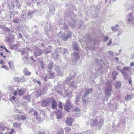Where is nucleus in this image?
I'll return each mask as SVG.
<instances>
[{
  "mask_svg": "<svg viewBox=\"0 0 134 134\" xmlns=\"http://www.w3.org/2000/svg\"><path fill=\"white\" fill-rule=\"evenodd\" d=\"M63 52L64 54H68V51L65 48H64L63 49Z\"/></svg>",
  "mask_w": 134,
  "mask_h": 134,
  "instance_id": "nucleus-43",
  "label": "nucleus"
},
{
  "mask_svg": "<svg viewBox=\"0 0 134 134\" xmlns=\"http://www.w3.org/2000/svg\"><path fill=\"white\" fill-rule=\"evenodd\" d=\"M26 10H23L22 12L21 15H25L26 14Z\"/></svg>",
  "mask_w": 134,
  "mask_h": 134,
  "instance_id": "nucleus-48",
  "label": "nucleus"
},
{
  "mask_svg": "<svg viewBox=\"0 0 134 134\" xmlns=\"http://www.w3.org/2000/svg\"><path fill=\"white\" fill-rule=\"evenodd\" d=\"M66 23L65 22V23L64 22V26H65L64 27V28L65 29H67L68 28V25H67V24H66Z\"/></svg>",
  "mask_w": 134,
  "mask_h": 134,
  "instance_id": "nucleus-52",
  "label": "nucleus"
},
{
  "mask_svg": "<svg viewBox=\"0 0 134 134\" xmlns=\"http://www.w3.org/2000/svg\"><path fill=\"white\" fill-rule=\"evenodd\" d=\"M19 120H22L24 121L26 119V118L23 115H20Z\"/></svg>",
  "mask_w": 134,
  "mask_h": 134,
  "instance_id": "nucleus-30",
  "label": "nucleus"
},
{
  "mask_svg": "<svg viewBox=\"0 0 134 134\" xmlns=\"http://www.w3.org/2000/svg\"><path fill=\"white\" fill-rule=\"evenodd\" d=\"M112 43V39H110V40L109 42L107 43V45L108 46H110L111 44Z\"/></svg>",
  "mask_w": 134,
  "mask_h": 134,
  "instance_id": "nucleus-45",
  "label": "nucleus"
},
{
  "mask_svg": "<svg viewBox=\"0 0 134 134\" xmlns=\"http://www.w3.org/2000/svg\"><path fill=\"white\" fill-rule=\"evenodd\" d=\"M93 89L92 88H89L86 89L84 93V97H86L87 95L91 93Z\"/></svg>",
  "mask_w": 134,
  "mask_h": 134,
  "instance_id": "nucleus-15",
  "label": "nucleus"
},
{
  "mask_svg": "<svg viewBox=\"0 0 134 134\" xmlns=\"http://www.w3.org/2000/svg\"><path fill=\"white\" fill-rule=\"evenodd\" d=\"M24 74L26 76H29L31 74V72L29 71L26 68H25L23 70Z\"/></svg>",
  "mask_w": 134,
  "mask_h": 134,
  "instance_id": "nucleus-18",
  "label": "nucleus"
},
{
  "mask_svg": "<svg viewBox=\"0 0 134 134\" xmlns=\"http://www.w3.org/2000/svg\"><path fill=\"white\" fill-rule=\"evenodd\" d=\"M126 71H123L121 73L124 77V79L126 80H127L129 77V75L126 72Z\"/></svg>",
  "mask_w": 134,
  "mask_h": 134,
  "instance_id": "nucleus-16",
  "label": "nucleus"
},
{
  "mask_svg": "<svg viewBox=\"0 0 134 134\" xmlns=\"http://www.w3.org/2000/svg\"><path fill=\"white\" fill-rule=\"evenodd\" d=\"M62 103L61 102H59V104H58V107L60 109H62Z\"/></svg>",
  "mask_w": 134,
  "mask_h": 134,
  "instance_id": "nucleus-47",
  "label": "nucleus"
},
{
  "mask_svg": "<svg viewBox=\"0 0 134 134\" xmlns=\"http://www.w3.org/2000/svg\"><path fill=\"white\" fill-rule=\"evenodd\" d=\"M2 68H4L6 70H8V68L5 65H3L2 66Z\"/></svg>",
  "mask_w": 134,
  "mask_h": 134,
  "instance_id": "nucleus-58",
  "label": "nucleus"
},
{
  "mask_svg": "<svg viewBox=\"0 0 134 134\" xmlns=\"http://www.w3.org/2000/svg\"><path fill=\"white\" fill-rule=\"evenodd\" d=\"M26 16L27 15L26 14H25L22 15H21V18L23 21H25L26 20Z\"/></svg>",
  "mask_w": 134,
  "mask_h": 134,
  "instance_id": "nucleus-40",
  "label": "nucleus"
},
{
  "mask_svg": "<svg viewBox=\"0 0 134 134\" xmlns=\"http://www.w3.org/2000/svg\"><path fill=\"white\" fill-rule=\"evenodd\" d=\"M109 54L112 57L114 56L113 53V52L111 51H109L108 52Z\"/></svg>",
  "mask_w": 134,
  "mask_h": 134,
  "instance_id": "nucleus-46",
  "label": "nucleus"
},
{
  "mask_svg": "<svg viewBox=\"0 0 134 134\" xmlns=\"http://www.w3.org/2000/svg\"><path fill=\"white\" fill-rule=\"evenodd\" d=\"M14 126L16 127L19 128L21 125V124L20 123L17 122L14 123H13Z\"/></svg>",
  "mask_w": 134,
  "mask_h": 134,
  "instance_id": "nucleus-27",
  "label": "nucleus"
},
{
  "mask_svg": "<svg viewBox=\"0 0 134 134\" xmlns=\"http://www.w3.org/2000/svg\"><path fill=\"white\" fill-rule=\"evenodd\" d=\"M80 100V98L79 96H77L76 97V103L77 104H78L79 103L78 102H79Z\"/></svg>",
  "mask_w": 134,
  "mask_h": 134,
  "instance_id": "nucleus-36",
  "label": "nucleus"
},
{
  "mask_svg": "<svg viewBox=\"0 0 134 134\" xmlns=\"http://www.w3.org/2000/svg\"><path fill=\"white\" fill-rule=\"evenodd\" d=\"M34 13L33 11H29L27 13V17L29 18H31L33 15Z\"/></svg>",
  "mask_w": 134,
  "mask_h": 134,
  "instance_id": "nucleus-25",
  "label": "nucleus"
},
{
  "mask_svg": "<svg viewBox=\"0 0 134 134\" xmlns=\"http://www.w3.org/2000/svg\"><path fill=\"white\" fill-rule=\"evenodd\" d=\"M5 128V127H2L1 126H0V130H4Z\"/></svg>",
  "mask_w": 134,
  "mask_h": 134,
  "instance_id": "nucleus-60",
  "label": "nucleus"
},
{
  "mask_svg": "<svg viewBox=\"0 0 134 134\" xmlns=\"http://www.w3.org/2000/svg\"><path fill=\"white\" fill-rule=\"evenodd\" d=\"M13 117L14 118L15 120H19V119L20 115H13Z\"/></svg>",
  "mask_w": 134,
  "mask_h": 134,
  "instance_id": "nucleus-31",
  "label": "nucleus"
},
{
  "mask_svg": "<svg viewBox=\"0 0 134 134\" xmlns=\"http://www.w3.org/2000/svg\"><path fill=\"white\" fill-rule=\"evenodd\" d=\"M86 97H84V96H82V99L83 100V102L86 103L87 102V99H85V98Z\"/></svg>",
  "mask_w": 134,
  "mask_h": 134,
  "instance_id": "nucleus-37",
  "label": "nucleus"
},
{
  "mask_svg": "<svg viewBox=\"0 0 134 134\" xmlns=\"http://www.w3.org/2000/svg\"><path fill=\"white\" fill-rule=\"evenodd\" d=\"M50 100L49 99L43 100L41 102V105L43 107L48 106L49 104Z\"/></svg>",
  "mask_w": 134,
  "mask_h": 134,
  "instance_id": "nucleus-11",
  "label": "nucleus"
},
{
  "mask_svg": "<svg viewBox=\"0 0 134 134\" xmlns=\"http://www.w3.org/2000/svg\"><path fill=\"white\" fill-rule=\"evenodd\" d=\"M65 130L68 132H69L71 130V129L69 127H66L65 128Z\"/></svg>",
  "mask_w": 134,
  "mask_h": 134,
  "instance_id": "nucleus-42",
  "label": "nucleus"
},
{
  "mask_svg": "<svg viewBox=\"0 0 134 134\" xmlns=\"http://www.w3.org/2000/svg\"><path fill=\"white\" fill-rule=\"evenodd\" d=\"M51 52V51H50V50L47 51H46L44 52L45 53V54H47L48 53H50Z\"/></svg>",
  "mask_w": 134,
  "mask_h": 134,
  "instance_id": "nucleus-63",
  "label": "nucleus"
},
{
  "mask_svg": "<svg viewBox=\"0 0 134 134\" xmlns=\"http://www.w3.org/2000/svg\"><path fill=\"white\" fill-rule=\"evenodd\" d=\"M54 63L53 62H52L49 63L48 65V69H49L52 70L53 69V67Z\"/></svg>",
  "mask_w": 134,
  "mask_h": 134,
  "instance_id": "nucleus-26",
  "label": "nucleus"
},
{
  "mask_svg": "<svg viewBox=\"0 0 134 134\" xmlns=\"http://www.w3.org/2000/svg\"><path fill=\"white\" fill-rule=\"evenodd\" d=\"M13 22L15 23H18L19 20H13Z\"/></svg>",
  "mask_w": 134,
  "mask_h": 134,
  "instance_id": "nucleus-59",
  "label": "nucleus"
},
{
  "mask_svg": "<svg viewBox=\"0 0 134 134\" xmlns=\"http://www.w3.org/2000/svg\"><path fill=\"white\" fill-rule=\"evenodd\" d=\"M71 22L69 21H68V23L69 25L70 26L72 27H75L76 25V21L73 20V19L71 18Z\"/></svg>",
  "mask_w": 134,
  "mask_h": 134,
  "instance_id": "nucleus-13",
  "label": "nucleus"
},
{
  "mask_svg": "<svg viewBox=\"0 0 134 134\" xmlns=\"http://www.w3.org/2000/svg\"><path fill=\"white\" fill-rule=\"evenodd\" d=\"M73 47L74 50L77 51H79V49L78 47V44L76 42H74L73 43Z\"/></svg>",
  "mask_w": 134,
  "mask_h": 134,
  "instance_id": "nucleus-20",
  "label": "nucleus"
},
{
  "mask_svg": "<svg viewBox=\"0 0 134 134\" xmlns=\"http://www.w3.org/2000/svg\"><path fill=\"white\" fill-rule=\"evenodd\" d=\"M29 54L28 53H26L25 51H23L21 52V54L24 56L22 57L23 60L24 61L25 63H27L28 61V55Z\"/></svg>",
  "mask_w": 134,
  "mask_h": 134,
  "instance_id": "nucleus-9",
  "label": "nucleus"
},
{
  "mask_svg": "<svg viewBox=\"0 0 134 134\" xmlns=\"http://www.w3.org/2000/svg\"><path fill=\"white\" fill-rule=\"evenodd\" d=\"M32 81L35 83H36L40 85H41V82L40 81H38L36 79H34L32 80Z\"/></svg>",
  "mask_w": 134,
  "mask_h": 134,
  "instance_id": "nucleus-32",
  "label": "nucleus"
},
{
  "mask_svg": "<svg viewBox=\"0 0 134 134\" xmlns=\"http://www.w3.org/2000/svg\"><path fill=\"white\" fill-rule=\"evenodd\" d=\"M112 89L111 86L110 84H108L107 88L105 90V94L106 96L107 97L110 96L111 94V91Z\"/></svg>",
  "mask_w": 134,
  "mask_h": 134,
  "instance_id": "nucleus-2",
  "label": "nucleus"
},
{
  "mask_svg": "<svg viewBox=\"0 0 134 134\" xmlns=\"http://www.w3.org/2000/svg\"><path fill=\"white\" fill-rule=\"evenodd\" d=\"M96 62L97 63V66L98 67V66H99V67L98 68L99 69L100 68H101L100 67V63H99V60L98 59H97L96 60Z\"/></svg>",
  "mask_w": 134,
  "mask_h": 134,
  "instance_id": "nucleus-34",
  "label": "nucleus"
},
{
  "mask_svg": "<svg viewBox=\"0 0 134 134\" xmlns=\"http://www.w3.org/2000/svg\"><path fill=\"white\" fill-rule=\"evenodd\" d=\"M36 119L38 121H40L41 120V118L39 116H37L36 117Z\"/></svg>",
  "mask_w": 134,
  "mask_h": 134,
  "instance_id": "nucleus-51",
  "label": "nucleus"
},
{
  "mask_svg": "<svg viewBox=\"0 0 134 134\" xmlns=\"http://www.w3.org/2000/svg\"><path fill=\"white\" fill-rule=\"evenodd\" d=\"M10 131L8 133V134H13L14 132V130L13 129H10Z\"/></svg>",
  "mask_w": 134,
  "mask_h": 134,
  "instance_id": "nucleus-44",
  "label": "nucleus"
},
{
  "mask_svg": "<svg viewBox=\"0 0 134 134\" xmlns=\"http://www.w3.org/2000/svg\"><path fill=\"white\" fill-rule=\"evenodd\" d=\"M63 133L64 130L62 128H60L59 131L57 133V134H63Z\"/></svg>",
  "mask_w": 134,
  "mask_h": 134,
  "instance_id": "nucleus-33",
  "label": "nucleus"
},
{
  "mask_svg": "<svg viewBox=\"0 0 134 134\" xmlns=\"http://www.w3.org/2000/svg\"><path fill=\"white\" fill-rule=\"evenodd\" d=\"M109 39V37L107 36H105L103 39V41L105 42Z\"/></svg>",
  "mask_w": 134,
  "mask_h": 134,
  "instance_id": "nucleus-49",
  "label": "nucleus"
},
{
  "mask_svg": "<svg viewBox=\"0 0 134 134\" xmlns=\"http://www.w3.org/2000/svg\"><path fill=\"white\" fill-rule=\"evenodd\" d=\"M120 65L117 66L116 69L121 73L124 71H130L132 69L131 67L130 66L124 67L122 69H120Z\"/></svg>",
  "mask_w": 134,
  "mask_h": 134,
  "instance_id": "nucleus-5",
  "label": "nucleus"
},
{
  "mask_svg": "<svg viewBox=\"0 0 134 134\" xmlns=\"http://www.w3.org/2000/svg\"><path fill=\"white\" fill-rule=\"evenodd\" d=\"M127 19L126 22L127 23L130 24L132 23V21L134 19V18L133 16V14L132 12L127 14Z\"/></svg>",
  "mask_w": 134,
  "mask_h": 134,
  "instance_id": "nucleus-7",
  "label": "nucleus"
},
{
  "mask_svg": "<svg viewBox=\"0 0 134 134\" xmlns=\"http://www.w3.org/2000/svg\"><path fill=\"white\" fill-rule=\"evenodd\" d=\"M48 72H49V74H47L48 76V79H53L55 77L54 73L51 70H48Z\"/></svg>",
  "mask_w": 134,
  "mask_h": 134,
  "instance_id": "nucleus-14",
  "label": "nucleus"
},
{
  "mask_svg": "<svg viewBox=\"0 0 134 134\" xmlns=\"http://www.w3.org/2000/svg\"><path fill=\"white\" fill-rule=\"evenodd\" d=\"M48 78V76L47 75V74H46L45 76V77L44 79V80L46 81H47V79Z\"/></svg>",
  "mask_w": 134,
  "mask_h": 134,
  "instance_id": "nucleus-53",
  "label": "nucleus"
},
{
  "mask_svg": "<svg viewBox=\"0 0 134 134\" xmlns=\"http://www.w3.org/2000/svg\"><path fill=\"white\" fill-rule=\"evenodd\" d=\"M38 112L36 110L34 111V115L35 116H37L38 115Z\"/></svg>",
  "mask_w": 134,
  "mask_h": 134,
  "instance_id": "nucleus-50",
  "label": "nucleus"
},
{
  "mask_svg": "<svg viewBox=\"0 0 134 134\" xmlns=\"http://www.w3.org/2000/svg\"><path fill=\"white\" fill-rule=\"evenodd\" d=\"M112 74H114L116 76H117L118 75V74L117 72H116L115 71H113V72H112Z\"/></svg>",
  "mask_w": 134,
  "mask_h": 134,
  "instance_id": "nucleus-56",
  "label": "nucleus"
},
{
  "mask_svg": "<svg viewBox=\"0 0 134 134\" xmlns=\"http://www.w3.org/2000/svg\"><path fill=\"white\" fill-rule=\"evenodd\" d=\"M10 68L12 69H13V63L12 62H10L8 63Z\"/></svg>",
  "mask_w": 134,
  "mask_h": 134,
  "instance_id": "nucleus-39",
  "label": "nucleus"
},
{
  "mask_svg": "<svg viewBox=\"0 0 134 134\" xmlns=\"http://www.w3.org/2000/svg\"><path fill=\"white\" fill-rule=\"evenodd\" d=\"M79 24L80 25V27H81L82 25V22L81 20H80L79 22Z\"/></svg>",
  "mask_w": 134,
  "mask_h": 134,
  "instance_id": "nucleus-61",
  "label": "nucleus"
},
{
  "mask_svg": "<svg viewBox=\"0 0 134 134\" xmlns=\"http://www.w3.org/2000/svg\"><path fill=\"white\" fill-rule=\"evenodd\" d=\"M111 29L112 31L116 32L118 30V29L115 26H113L111 27Z\"/></svg>",
  "mask_w": 134,
  "mask_h": 134,
  "instance_id": "nucleus-35",
  "label": "nucleus"
},
{
  "mask_svg": "<svg viewBox=\"0 0 134 134\" xmlns=\"http://www.w3.org/2000/svg\"><path fill=\"white\" fill-rule=\"evenodd\" d=\"M73 122V119L70 118H68L65 121V124L68 126L71 125Z\"/></svg>",
  "mask_w": 134,
  "mask_h": 134,
  "instance_id": "nucleus-12",
  "label": "nucleus"
},
{
  "mask_svg": "<svg viewBox=\"0 0 134 134\" xmlns=\"http://www.w3.org/2000/svg\"><path fill=\"white\" fill-rule=\"evenodd\" d=\"M18 93L19 95L20 96L23 95L24 93L23 90V89H20L18 90Z\"/></svg>",
  "mask_w": 134,
  "mask_h": 134,
  "instance_id": "nucleus-28",
  "label": "nucleus"
},
{
  "mask_svg": "<svg viewBox=\"0 0 134 134\" xmlns=\"http://www.w3.org/2000/svg\"><path fill=\"white\" fill-rule=\"evenodd\" d=\"M55 113L58 119H61L62 118V111L60 110H57L56 111Z\"/></svg>",
  "mask_w": 134,
  "mask_h": 134,
  "instance_id": "nucleus-17",
  "label": "nucleus"
},
{
  "mask_svg": "<svg viewBox=\"0 0 134 134\" xmlns=\"http://www.w3.org/2000/svg\"><path fill=\"white\" fill-rule=\"evenodd\" d=\"M72 105V104L71 102L68 99L64 106V109L66 111H68L71 108Z\"/></svg>",
  "mask_w": 134,
  "mask_h": 134,
  "instance_id": "nucleus-4",
  "label": "nucleus"
},
{
  "mask_svg": "<svg viewBox=\"0 0 134 134\" xmlns=\"http://www.w3.org/2000/svg\"><path fill=\"white\" fill-rule=\"evenodd\" d=\"M16 98L14 96H12L10 99V101L12 102H14V101L16 99Z\"/></svg>",
  "mask_w": 134,
  "mask_h": 134,
  "instance_id": "nucleus-38",
  "label": "nucleus"
},
{
  "mask_svg": "<svg viewBox=\"0 0 134 134\" xmlns=\"http://www.w3.org/2000/svg\"><path fill=\"white\" fill-rule=\"evenodd\" d=\"M77 84L76 82L73 81L70 84V87L72 88H73L74 89H75L77 86Z\"/></svg>",
  "mask_w": 134,
  "mask_h": 134,
  "instance_id": "nucleus-23",
  "label": "nucleus"
},
{
  "mask_svg": "<svg viewBox=\"0 0 134 134\" xmlns=\"http://www.w3.org/2000/svg\"><path fill=\"white\" fill-rule=\"evenodd\" d=\"M65 95L67 97H71V93H66Z\"/></svg>",
  "mask_w": 134,
  "mask_h": 134,
  "instance_id": "nucleus-54",
  "label": "nucleus"
},
{
  "mask_svg": "<svg viewBox=\"0 0 134 134\" xmlns=\"http://www.w3.org/2000/svg\"><path fill=\"white\" fill-rule=\"evenodd\" d=\"M13 80L15 82H21L23 83L26 81V80L24 76H22L21 77H16L13 78Z\"/></svg>",
  "mask_w": 134,
  "mask_h": 134,
  "instance_id": "nucleus-3",
  "label": "nucleus"
},
{
  "mask_svg": "<svg viewBox=\"0 0 134 134\" xmlns=\"http://www.w3.org/2000/svg\"><path fill=\"white\" fill-rule=\"evenodd\" d=\"M71 55L73 62L78 60L80 58L79 56L77 53L74 52L71 54Z\"/></svg>",
  "mask_w": 134,
  "mask_h": 134,
  "instance_id": "nucleus-8",
  "label": "nucleus"
},
{
  "mask_svg": "<svg viewBox=\"0 0 134 134\" xmlns=\"http://www.w3.org/2000/svg\"><path fill=\"white\" fill-rule=\"evenodd\" d=\"M133 97V96L132 94H127L126 97L125 98L126 101L130 100Z\"/></svg>",
  "mask_w": 134,
  "mask_h": 134,
  "instance_id": "nucleus-22",
  "label": "nucleus"
},
{
  "mask_svg": "<svg viewBox=\"0 0 134 134\" xmlns=\"http://www.w3.org/2000/svg\"><path fill=\"white\" fill-rule=\"evenodd\" d=\"M71 79V76L68 77V78H66V80L64 82V84H65L66 83V84H67L69 81Z\"/></svg>",
  "mask_w": 134,
  "mask_h": 134,
  "instance_id": "nucleus-29",
  "label": "nucleus"
},
{
  "mask_svg": "<svg viewBox=\"0 0 134 134\" xmlns=\"http://www.w3.org/2000/svg\"><path fill=\"white\" fill-rule=\"evenodd\" d=\"M112 74V78L113 80H115L116 78V76L114 74Z\"/></svg>",
  "mask_w": 134,
  "mask_h": 134,
  "instance_id": "nucleus-57",
  "label": "nucleus"
},
{
  "mask_svg": "<svg viewBox=\"0 0 134 134\" xmlns=\"http://www.w3.org/2000/svg\"><path fill=\"white\" fill-rule=\"evenodd\" d=\"M104 120V118L101 116L99 117V121L98 122H97L98 120L97 118L91 120L90 123V125L92 127H95L97 126L98 129H99L103 124Z\"/></svg>",
  "mask_w": 134,
  "mask_h": 134,
  "instance_id": "nucleus-1",
  "label": "nucleus"
},
{
  "mask_svg": "<svg viewBox=\"0 0 134 134\" xmlns=\"http://www.w3.org/2000/svg\"><path fill=\"white\" fill-rule=\"evenodd\" d=\"M57 104L55 99H53L52 102V108L53 109H55L57 107Z\"/></svg>",
  "mask_w": 134,
  "mask_h": 134,
  "instance_id": "nucleus-19",
  "label": "nucleus"
},
{
  "mask_svg": "<svg viewBox=\"0 0 134 134\" xmlns=\"http://www.w3.org/2000/svg\"><path fill=\"white\" fill-rule=\"evenodd\" d=\"M134 65V62H131V63H130V66H133Z\"/></svg>",
  "mask_w": 134,
  "mask_h": 134,
  "instance_id": "nucleus-62",
  "label": "nucleus"
},
{
  "mask_svg": "<svg viewBox=\"0 0 134 134\" xmlns=\"http://www.w3.org/2000/svg\"><path fill=\"white\" fill-rule=\"evenodd\" d=\"M42 53V51L38 48H36L34 52V54L35 56H40Z\"/></svg>",
  "mask_w": 134,
  "mask_h": 134,
  "instance_id": "nucleus-10",
  "label": "nucleus"
},
{
  "mask_svg": "<svg viewBox=\"0 0 134 134\" xmlns=\"http://www.w3.org/2000/svg\"><path fill=\"white\" fill-rule=\"evenodd\" d=\"M114 60L116 61V62H118L119 60V58L118 57H115L114 58Z\"/></svg>",
  "mask_w": 134,
  "mask_h": 134,
  "instance_id": "nucleus-64",
  "label": "nucleus"
},
{
  "mask_svg": "<svg viewBox=\"0 0 134 134\" xmlns=\"http://www.w3.org/2000/svg\"><path fill=\"white\" fill-rule=\"evenodd\" d=\"M74 111L75 112H80V110L79 108H74Z\"/></svg>",
  "mask_w": 134,
  "mask_h": 134,
  "instance_id": "nucleus-41",
  "label": "nucleus"
},
{
  "mask_svg": "<svg viewBox=\"0 0 134 134\" xmlns=\"http://www.w3.org/2000/svg\"><path fill=\"white\" fill-rule=\"evenodd\" d=\"M54 10L55 9L54 8H53L52 9L51 8H50L49 9V11L53 12V13H54Z\"/></svg>",
  "mask_w": 134,
  "mask_h": 134,
  "instance_id": "nucleus-55",
  "label": "nucleus"
},
{
  "mask_svg": "<svg viewBox=\"0 0 134 134\" xmlns=\"http://www.w3.org/2000/svg\"><path fill=\"white\" fill-rule=\"evenodd\" d=\"M72 33L70 31H69L68 33H66L64 34L62 36V39L64 41L66 40L69 38L70 37Z\"/></svg>",
  "mask_w": 134,
  "mask_h": 134,
  "instance_id": "nucleus-6",
  "label": "nucleus"
},
{
  "mask_svg": "<svg viewBox=\"0 0 134 134\" xmlns=\"http://www.w3.org/2000/svg\"><path fill=\"white\" fill-rule=\"evenodd\" d=\"M121 83L119 81H117L115 83V86L116 88H119L121 86Z\"/></svg>",
  "mask_w": 134,
  "mask_h": 134,
  "instance_id": "nucleus-24",
  "label": "nucleus"
},
{
  "mask_svg": "<svg viewBox=\"0 0 134 134\" xmlns=\"http://www.w3.org/2000/svg\"><path fill=\"white\" fill-rule=\"evenodd\" d=\"M55 70L57 72L59 75L61 76L62 75V73L59 69V66H55Z\"/></svg>",
  "mask_w": 134,
  "mask_h": 134,
  "instance_id": "nucleus-21",
  "label": "nucleus"
}]
</instances>
